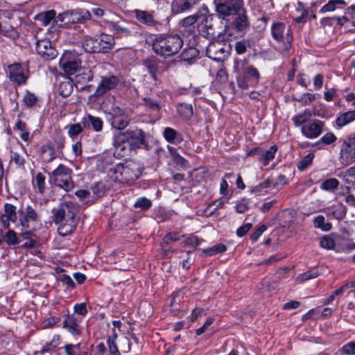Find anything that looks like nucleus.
Instances as JSON below:
<instances>
[{"instance_id":"3","label":"nucleus","mask_w":355,"mask_h":355,"mask_svg":"<svg viewBox=\"0 0 355 355\" xmlns=\"http://www.w3.org/2000/svg\"><path fill=\"white\" fill-rule=\"evenodd\" d=\"M110 171L114 181L128 184L139 179L142 173L141 164L133 159L116 164Z\"/></svg>"},{"instance_id":"16","label":"nucleus","mask_w":355,"mask_h":355,"mask_svg":"<svg viewBox=\"0 0 355 355\" xmlns=\"http://www.w3.org/2000/svg\"><path fill=\"white\" fill-rule=\"evenodd\" d=\"M19 214L17 207L12 204L6 203L3 212L0 215V223L5 229H9L10 223H18Z\"/></svg>"},{"instance_id":"7","label":"nucleus","mask_w":355,"mask_h":355,"mask_svg":"<svg viewBox=\"0 0 355 355\" xmlns=\"http://www.w3.org/2000/svg\"><path fill=\"white\" fill-rule=\"evenodd\" d=\"M78 208L71 201L61 202L57 209H53V222L60 224L64 221L71 222L74 220L78 213Z\"/></svg>"},{"instance_id":"10","label":"nucleus","mask_w":355,"mask_h":355,"mask_svg":"<svg viewBox=\"0 0 355 355\" xmlns=\"http://www.w3.org/2000/svg\"><path fill=\"white\" fill-rule=\"evenodd\" d=\"M107 115L112 128L117 130H124L130 123V119L125 111L118 106H113Z\"/></svg>"},{"instance_id":"33","label":"nucleus","mask_w":355,"mask_h":355,"mask_svg":"<svg viewBox=\"0 0 355 355\" xmlns=\"http://www.w3.org/2000/svg\"><path fill=\"white\" fill-rule=\"evenodd\" d=\"M355 120V110L343 113L336 119V123L339 128L346 125Z\"/></svg>"},{"instance_id":"34","label":"nucleus","mask_w":355,"mask_h":355,"mask_svg":"<svg viewBox=\"0 0 355 355\" xmlns=\"http://www.w3.org/2000/svg\"><path fill=\"white\" fill-rule=\"evenodd\" d=\"M61 343V336L60 335H54L50 342H46L39 350L37 354H43L47 352H50L55 349Z\"/></svg>"},{"instance_id":"6","label":"nucleus","mask_w":355,"mask_h":355,"mask_svg":"<svg viewBox=\"0 0 355 355\" xmlns=\"http://www.w3.org/2000/svg\"><path fill=\"white\" fill-rule=\"evenodd\" d=\"M232 51V46L228 42L214 40L206 49V55L216 61H223L228 58Z\"/></svg>"},{"instance_id":"60","label":"nucleus","mask_w":355,"mask_h":355,"mask_svg":"<svg viewBox=\"0 0 355 355\" xmlns=\"http://www.w3.org/2000/svg\"><path fill=\"white\" fill-rule=\"evenodd\" d=\"M271 186V182L269 179L264 180L258 185L254 186L252 188L251 191L255 193H261L265 189H268Z\"/></svg>"},{"instance_id":"42","label":"nucleus","mask_w":355,"mask_h":355,"mask_svg":"<svg viewBox=\"0 0 355 355\" xmlns=\"http://www.w3.org/2000/svg\"><path fill=\"white\" fill-rule=\"evenodd\" d=\"M252 40L243 39L235 43V51L236 53L239 55L244 54L247 51L248 48H251L252 46Z\"/></svg>"},{"instance_id":"61","label":"nucleus","mask_w":355,"mask_h":355,"mask_svg":"<svg viewBox=\"0 0 355 355\" xmlns=\"http://www.w3.org/2000/svg\"><path fill=\"white\" fill-rule=\"evenodd\" d=\"M340 352L345 355H355V340L344 345Z\"/></svg>"},{"instance_id":"35","label":"nucleus","mask_w":355,"mask_h":355,"mask_svg":"<svg viewBox=\"0 0 355 355\" xmlns=\"http://www.w3.org/2000/svg\"><path fill=\"white\" fill-rule=\"evenodd\" d=\"M14 130H19L21 132L19 137L24 141H29L30 140V132L27 125L25 122L21 119H18L15 126L13 127Z\"/></svg>"},{"instance_id":"17","label":"nucleus","mask_w":355,"mask_h":355,"mask_svg":"<svg viewBox=\"0 0 355 355\" xmlns=\"http://www.w3.org/2000/svg\"><path fill=\"white\" fill-rule=\"evenodd\" d=\"M35 49L37 53L46 60H53L58 55L56 49L52 46L51 41L48 39L37 40Z\"/></svg>"},{"instance_id":"14","label":"nucleus","mask_w":355,"mask_h":355,"mask_svg":"<svg viewBox=\"0 0 355 355\" xmlns=\"http://www.w3.org/2000/svg\"><path fill=\"white\" fill-rule=\"evenodd\" d=\"M119 83V78L117 76H102L94 96L96 98L102 96L107 92L115 89Z\"/></svg>"},{"instance_id":"46","label":"nucleus","mask_w":355,"mask_h":355,"mask_svg":"<svg viewBox=\"0 0 355 355\" xmlns=\"http://www.w3.org/2000/svg\"><path fill=\"white\" fill-rule=\"evenodd\" d=\"M320 275V272L316 268H313L311 270H309L302 274H300L297 277V281L298 282H304L305 281L312 279L314 278L318 277Z\"/></svg>"},{"instance_id":"39","label":"nucleus","mask_w":355,"mask_h":355,"mask_svg":"<svg viewBox=\"0 0 355 355\" xmlns=\"http://www.w3.org/2000/svg\"><path fill=\"white\" fill-rule=\"evenodd\" d=\"M201 16L199 14L196 13L194 15L184 18L181 21L180 24L182 27H184V28H187L189 32H193L195 29L194 24L196 23V21Z\"/></svg>"},{"instance_id":"44","label":"nucleus","mask_w":355,"mask_h":355,"mask_svg":"<svg viewBox=\"0 0 355 355\" xmlns=\"http://www.w3.org/2000/svg\"><path fill=\"white\" fill-rule=\"evenodd\" d=\"M3 239L5 242L9 245H15L21 243L19 237L12 230H8V231L5 234Z\"/></svg>"},{"instance_id":"58","label":"nucleus","mask_w":355,"mask_h":355,"mask_svg":"<svg viewBox=\"0 0 355 355\" xmlns=\"http://www.w3.org/2000/svg\"><path fill=\"white\" fill-rule=\"evenodd\" d=\"M335 241L334 239L328 236H324L320 239V245L321 248L330 250L333 249L335 247Z\"/></svg>"},{"instance_id":"15","label":"nucleus","mask_w":355,"mask_h":355,"mask_svg":"<svg viewBox=\"0 0 355 355\" xmlns=\"http://www.w3.org/2000/svg\"><path fill=\"white\" fill-rule=\"evenodd\" d=\"M324 127V121L313 119L301 127V132L306 138L315 139L322 134Z\"/></svg>"},{"instance_id":"54","label":"nucleus","mask_w":355,"mask_h":355,"mask_svg":"<svg viewBox=\"0 0 355 355\" xmlns=\"http://www.w3.org/2000/svg\"><path fill=\"white\" fill-rule=\"evenodd\" d=\"M253 66L249 64V61L248 59L239 60L235 59L234 62V71L240 73L243 71H245V69L248 67H252Z\"/></svg>"},{"instance_id":"31","label":"nucleus","mask_w":355,"mask_h":355,"mask_svg":"<svg viewBox=\"0 0 355 355\" xmlns=\"http://www.w3.org/2000/svg\"><path fill=\"white\" fill-rule=\"evenodd\" d=\"M63 349L65 355H88L86 347L81 343L66 344Z\"/></svg>"},{"instance_id":"36","label":"nucleus","mask_w":355,"mask_h":355,"mask_svg":"<svg viewBox=\"0 0 355 355\" xmlns=\"http://www.w3.org/2000/svg\"><path fill=\"white\" fill-rule=\"evenodd\" d=\"M46 178L42 173H37L33 180V185L40 194H43L46 191Z\"/></svg>"},{"instance_id":"8","label":"nucleus","mask_w":355,"mask_h":355,"mask_svg":"<svg viewBox=\"0 0 355 355\" xmlns=\"http://www.w3.org/2000/svg\"><path fill=\"white\" fill-rule=\"evenodd\" d=\"M338 159L343 166L355 162V133L349 135L343 141Z\"/></svg>"},{"instance_id":"20","label":"nucleus","mask_w":355,"mask_h":355,"mask_svg":"<svg viewBox=\"0 0 355 355\" xmlns=\"http://www.w3.org/2000/svg\"><path fill=\"white\" fill-rule=\"evenodd\" d=\"M9 79L18 85H25L28 76L24 74V69L21 64L14 63L8 66Z\"/></svg>"},{"instance_id":"50","label":"nucleus","mask_w":355,"mask_h":355,"mask_svg":"<svg viewBox=\"0 0 355 355\" xmlns=\"http://www.w3.org/2000/svg\"><path fill=\"white\" fill-rule=\"evenodd\" d=\"M72 14L74 17V19H76L80 22L87 21L92 17L91 13L88 10L84 9L75 10Z\"/></svg>"},{"instance_id":"52","label":"nucleus","mask_w":355,"mask_h":355,"mask_svg":"<svg viewBox=\"0 0 355 355\" xmlns=\"http://www.w3.org/2000/svg\"><path fill=\"white\" fill-rule=\"evenodd\" d=\"M67 129H69L68 130V135L72 139L75 138L76 136H78L79 134H80L83 129L85 128L82 123H76V124H71L66 126Z\"/></svg>"},{"instance_id":"48","label":"nucleus","mask_w":355,"mask_h":355,"mask_svg":"<svg viewBox=\"0 0 355 355\" xmlns=\"http://www.w3.org/2000/svg\"><path fill=\"white\" fill-rule=\"evenodd\" d=\"M339 181L336 178H329L324 181L321 185L320 189L324 191H334L338 187Z\"/></svg>"},{"instance_id":"23","label":"nucleus","mask_w":355,"mask_h":355,"mask_svg":"<svg viewBox=\"0 0 355 355\" xmlns=\"http://www.w3.org/2000/svg\"><path fill=\"white\" fill-rule=\"evenodd\" d=\"M161 60L156 56L152 55L148 57L142 61L143 65L145 67L146 70L149 72L151 78L153 80H157V73L159 69V64Z\"/></svg>"},{"instance_id":"37","label":"nucleus","mask_w":355,"mask_h":355,"mask_svg":"<svg viewBox=\"0 0 355 355\" xmlns=\"http://www.w3.org/2000/svg\"><path fill=\"white\" fill-rule=\"evenodd\" d=\"M311 116V111L306 109L302 113H300L293 116L292 120L295 126L301 125L302 127L303 125L310 121Z\"/></svg>"},{"instance_id":"11","label":"nucleus","mask_w":355,"mask_h":355,"mask_svg":"<svg viewBox=\"0 0 355 355\" xmlns=\"http://www.w3.org/2000/svg\"><path fill=\"white\" fill-rule=\"evenodd\" d=\"M285 29V24L282 22L273 23L271 26V34L275 40L284 43V51L285 52L288 53L291 47L293 36L291 31L288 29L286 34V37H284Z\"/></svg>"},{"instance_id":"62","label":"nucleus","mask_w":355,"mask_h":355,"mask_svg":"<svg viewBox=\"0 0 355 355\" xmlns=\"http://www.w3.org/2000/svg\"><path fill=\"white\" fill-rule=\"evenodd\" d=\"M146 107L154 111H159L161 108V105L157 100L151 98H145L144 99Z\"/></svg>"},{"instance_id":"21","label":"nucleus","mask_w":355,"mask_h":355,"mask_svg":"<svg viewBox=\"0 0 355 355\" xmlns=\"http://www.w3.org/2000/svg\"><path fill=\"white\" fill-rule=\"evenodd\" d=\"M81 320L82 318L75 314L66 315L63 321V328L73 336L80 335L82 333V327L80 325Z\"/></svg>"},{"instance_id":"22","label":"nucleus","mask_w":355,"mask_h":355,"mask_svg":"<svg viewBox=\"0 0 355 355\" xmlns=\"http://www.w3.org/2000/svg\"><path fill=\"white\" fill-rule=\"evenodd\" d=\"M200 0H173L171 3L172 12L179 14L191 10Z\"/></svg>"},{"instance_id":"43","label":"nucleus","mask_w":355,"mask_h":355,"mask_svg":"<svg viewBox=\"0 0 355 355\" xmlns=\"http://www.w3.org/2000/svg\"><path fill=\"white\" fill-rule=\"evenodd\" d=\"M227 250V246L225 244L219 243L212 247L203 249L202 252L205 256H213L216 254L224 253Z\"/></svg>"},{"instance_id":"47","label":"nucleus","mask_w":355,"mask_h":355,"mask_svg":"<svg viewBox=\"0 0 355 355\" xmlns=\"http://www.w3.org/2000/svg\"><path fill=\"white\" fill-rule=\"evenodd\" d=\"M73 92V85L71 82H62L58 86V93L62 97H67Z\"/></svg>"},{"instance_id":"41","label":"nucleus","mask_w":355,"mask_h":355,"mask_svg":"<svg viewBox=\"0 0 355 355\" xmlns=\"http://www.w3.org/2000/svg\"><path fill=\"white\" fill-rule=\"evenodd\" d=\"M199 54V51L193 46L185 48L180 53V59L182 61L189 62L196 58Z\"/></svg>"},{"instance_id":"1","label":"nucleus","mask_w":355,"mask_h":355,"mask_svg":"<svg viewBox=\"0 0 355 355\" xmlns=\"http://www.w3.org/2000/svg\"><path fill=\"white\" fill-rule=\"evenodd\" d=\"M218 10L216 15L223 20H226L231 15H235L232 22L228 26H225V31H227L228 28L232 27L239 33H245L250 27V23L243 0H236L228 6L221 4L218 6Z\"/></svg>"},{"instance_id":"63","label":"nucleus","mask_w":355,"mask_h":355,"mask_svg":"<svg viewBox=\"0 0 355 355\" xmlns=\"http://www.w3.org/2000/svg\"><path fill=\"white\" fill-rule=\"evenodd\" d=\"M107 343L109 347L110 355H121L118 347L112 337L107 338Z\"/></svg>"},{"instance_id":"45","label":"nucleus","mask_w":355,"mask_h":355,"mask_svg":"<svg viewBox=\"0 0 355 355\" xmlns=\"http://www.w3.org/2000/svg\"><path fill=\"white\" fill-rule=\"evenodd\" d=\"M153 205L152 201L146 197H140L137 199L133 207L142 211L148 210Z\"/></svg>"},{"instance_id":"27","label":"nucleus","mask_w":355,"mask_h":355,"mask_svg":"<svg viewBox=\"0 0 355 355\" xmlns=\"http://www.w3.org/2000/svg\"><path fill=\"white\" fill-rule=\"evenodd\" d=\"M98 43L99 47H101V53H108L113 49L115 44L114 37L105 33H101L98 37Z\"/></svg>"},{"instance_id":"51","label":"nucleus","mask_w":355,"mask_h":355,"mask_svg":"<svg viewBox=\"0 0 355 355\" xmlns=\"http://www.w3.org/2000/svg\"><path fill=\"white\" fill-rule=\"evenodd\" d=\"M23 102L26 107L31 108L37 105L38 102V97L33 93H31L29 91H26V93L23 98Z\"/></svg>"},{"instance_id":"2","label":"nucleus","mask_w":355,"mask_h":355,"mask_svg":"<svg viewBox=\"0 0 355 355\" xmlns=\"http://www.w3.org/2000/svg\"><path fill=\"white\" fill-rule=\"evenodd\" d=\"M183 44V40L178 34H158L152 40V49L156 55L168 58L177 54Z\"/></svg>"},{"instance_id":"56","label":"nucleus","mask_w":355,"mask_h":355,"mask_svg":"<svg viewBox=\"0 0 355 355\" xmlns=\"http://www.w3.org/2000/svg\"><path fill=\"white\" fill-rule=\"evenodd\" d=\"M54 143L53 145L57 149V151L58 153H63V148H64L65 145V138L61 134H57L55 137L53 138Z\"/></svg>"},{"instance_id":"57","label":"nucleus","mask_w":355,"mask_h":355,"mask_svg":"<svg viewBox=\"0 0 355 355\" xmlns=\"http://www.w3.org/2000/svg\"><path fill=\"white\" fill-rule=\"evenodd\" d=\"M337 139L336 136L332 132H327L324 136H322L320 140H318L315 145L319 146L320 144H324L326 145H330L334 143Z\"/></svg>"},{"instance_id":"24","label":"nucleus","mask_w":355,"mask_h":355,"mask_svg":"<svg viewBox=\"0 0 355 355\" xmlns=\"http://www.w3.org/2000/svg\"><path fill=\"white\" fill-rule=\"evenodd\" d=\"M81 123L85 128L89 129L92 127V130L95 132H101L103 130V120L90 114H87L82 119Z\"/></svg>"},{"instance_id":"55","label":"nucleus","mask_w":355,"mask_h":355,"mask_svg":"<svg viewBox=\"0 0 355 355\" xmlns=\"http://www.w3.org/2000/svg\"><path fill=\"white\" fill-rule=\"evenodd\" d=\"M347 213V208L343 204L336 207L334 210L329 213V215H332L334 218L340 220L345 218Z\"/></svg>"},{"instance_id":"53","label":"nucleus","mask_w":355,"mask_h":355,"mask_svg":"<svg viewBox=\"0 0 355 355\" xmlns=\"http://www.w3.org/2000/svg\"><path fill=\"white\" fill-rule=\"evenodd\" d=\"M91 189L96 198H100L105 195L107 188L104 182H98L91 187Z\"/></svg>"},{"instance_id":"30","label":"nucleus","mask_w":355,"mask_h":355,"mask_svg":"<svg viewBox=\"0 0 355 355\" xmlns=\"http://www.w3.org/2000/svg\"><path fill=\"white\" fill-rule=\"evenodd\" d=\"M60 65L66 73L68 75H73L80 67V62L76 60H66L65 58H62L60 61Z\"/></svg>"},{"instance_id":"28","label":"nucleus","mask_w":355,"mask_h":355,"mask_svg":"<svg viewBox=\"0 0 355 355\" xmlns=\"http://www.w3.org/2000/svg\"><path fill=\"white\" fill-rule=\"evenodd\" d=\"M163 136L167 142L175 145L182 143L184 140L183 135L181 132L170 127L164 128Z\"/></svg>"},{"instance_id":"40","label":"nucleus","mask_w":355,"mask_h":355,"mask_svg":"<svg viewBox=\"0 0 355 355\" xmlns=\"http://www.w3.org/2000/svg\"><path fill=\"white\" fill-rule=\"evenodd\" d=\"M58 225H59V227L58 228V231L59 234H60L62 236L69 235L76 229L75 220H71V222L64 221Z\"/></svg>"},{"instance_id":"38","label":"nucleus","mask_w":355,"mask_h":355,"mask_svg":"<svg viewBox=\"0 0 355 355\" xmlns=\"http://www.w3.org/2000/svg\"><path fill=\"white\" fill-rule=\"evenodd\" d=\"M277 151V146L276 145H272L265 152L262 151L259 160L262 161L264 166H268L269 162L275 158Z\"/></svg>"},{"instance_id":"4","label":"nucleus","mask_w":355,"mask_h":355,"mask_svg":"<svg viewBox=\"0 0 355 355\" xmlns=\"http://www.w3.org/2000/svg\"><path fill=\"white\" fill-rule=\"evenodd\" d=\"M51 182L65 191H69L74 187L72 180V170L68 166L60 164L53 171L49 173Z\"/></svg>"},{"instance_id":"26","label":"nucleus","mask_w":355,"mask_h":355,"mask_svg":"<svg viewBox=\"0 0 355 355\" xmlns=\"http://www.w3.org/2000/svg\"><path fill=\"white\" fill-rule=\"evenodd\" d=\"M81 44L85 52L90 53H101V47L98 46V37L85 35L82 39Z\"/></svg>"},{"instance_id":"9","label":"nucleus","mask_w":355,"mask_h":355,"mask_svg":"<svg viewBox=\"0 0 355 355\" xmlns=\"http://www.w3.org/2000/svg\"><path fill=\"white\" fill-rule=\"evenodd\" d=\"M260 78V73L256 67H248L238 75L236 78L238 87L241 89L254 87L259 83Z\"/></svg>"},{"instance_id":"32","label":"nucleus","mask_w":355,"mask_h":355,"mask_svg":"<svg viewBox=\"0 0 355 355\" xmlns=\"http://www.w3.org/2000/svg\"><path fill=\"white\" fill-rule=\"evenodd\" d=\"M177 112L184 119H190L193 115V109L191 104L182 103L177 105Z\"/></svg>"},{"instance_id":"64","label":"nucleus","mask_w":355,"mask_h":355,"mask_svg":"<svg viewBox=\"0 0 355 355\" xmlns=\"http://www.w3.org/2000/svg\"><path fill=\"white\" fill-rule=\"evenodd\" d=\"M73 309L75 313L79 315L80 316V318H81L82 317L85 316L88 312L87 304L85 302L75 304Z\"/></svg>"},{"instance_id":"25","label":"nucleus","mask_w":355,"mask_h":355,"mask_svg":"<svg viewBox=\"0 0 355 355\" xmlns=\"http://www.w3.org/2000/svg\"><path fill=\"white\" fill-rule=\"evenodd\" d=\"M2 19L3 14L0 11V35L12 40L18 38L19 32L17 28L7 21H3Z\"/></svg>"},{"instance_id":"12","label":"nucleus","mask_w":355,"mask_h":355,"mask_svg":"<svg viewBox=\"0 0 355 355\" xmlns=\"http://www.w3.org/2000/svg\"><path fill=\"white\" fill-rule=\"evenodd\" d=\"M198 31L200 35L210 40H215L217 36L220 35V33H218L216 31L214 15L204 16L198 25Z\"/></svg>"},{"instance_id":"13","label":"nucleus","mask_w":355,"mask_h":355,"mask_svg":"<svg viewBox=\"0 0 355 355\" xmlns=\"http://www.w3.org/2000/svg\"><path fill=\"white\" fill-rule=\"evenodd\" d=\"M133 13L135 17L139 23L146 25L148 28H153L157 31L162 29L163 24L155 19L154 11L136 9L133 11Z\"/></svg>"},{"instance_id":"18","label":"nucleus","mask_w":355,"mask_h":355,"mask_svg":"<svg viewBox=\"0 0 355 355\" xmlns=\"http://www.w3.org/2000/svg\"><path fill=\"white\" fill-rule=\"evenodd\" d=\"M129 143L128 130L124 132L114 133L112 144L115 148L114 155L116 157L123 156V153L126 150V144Z\"/></svg>"},{"instance_id":"59","label":"nucleus","mask_w":355,"mask_h":355,"mask_svg":"<svg viewBox=\"0 0 355 355\" xmlns=\"http://www.w3.org/2000/svg\"><path fill=\"white\" fill-rule=\"evenodd\" d=\"M56 12L54 10H48L40 15L42 21L44 25L46 26L51 23L52 20L55 19Z\"/></svg>"},{"instance_id":"49","label":"nucleus","mask_w":355,"mask_h":355,"mask_svg":"<svg viewBox=\"0 0 355 355\" xmlns=\"http://www.w3.org/2000/svg\"><path fill=\"white\" fill-rule=\"evenodd\" d=\"M314 158V154L313 153H309L306 156H304L298 163H297V168L300 171H304L306 170L313 162V159Z\"/></svg>"},{"instance_id":"5","label":"nucleus","mask_w":355,"mask_h":355,"mask_svg":"<svg viewBox=\"0 0 355 355\" xmlns=\"http://www.w3.org/2000/svg\"><path fill=\"white\" fill-rule=\"evenodd\" d=\"M19 219L17 226L21 228H29L37 230L42 226L40 214L31 205H27L25 209L18 211Z\"/></svg>"},{"instance_id":"29","label":"nucleus","mask_w":355,"mask_h":355,"mask_svg":"<svg viewBox=\"0 0 355 355\" xmlns=\"http://www.w3.org/2000/svg\"><path fill=\"white\" fill-rule=\"evenodd\" d=\"M108 28L116 37H128L132 35V31L130 28L121 26L116 22H109Z\"/></svg>"},{"instance_id":"19","label":"nucleus","mask_w":355,"mask_h":355,"mask_svg":"<svg viewBox=\"0 0 355 355\" xmlns=\"http://www.w3.org/2000/svg\"><path fill=\"white\" fill-rule=\"evenodd\" d=\"M128 132L130 149L137 150L147 146L145 133L142 130L138 128L128 129Z\"/></svg>"}]
</instances>
